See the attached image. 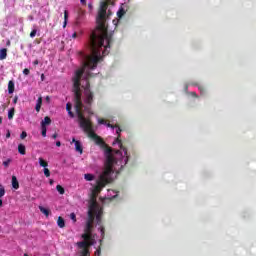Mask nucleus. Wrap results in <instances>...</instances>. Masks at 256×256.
Wrapping results in <instances>:
<instances>
[{
    "mask_svg": "<svg viewBox=\"0 0 256 256\" xmlns=\"http://www.w3.org/2000/svg\"><path fill=\"white\" fill-rule=\"evenodd\" d=\"M37 105H43V97H39L37 100Z\"/></svg>",
    "mask_w": 256,
    "mask_h": 256,
    "instance_id": "nucleus-37",
    "label": "nucleus"
},
{
    "mask_svg": "<svg viewBox=\"0 0 256 256\" xmlns=\"http://www.w3.org/2000/svg\"><path fill=\"white\" fill-rule=\"evenodd\" d=\"M115 143H118V142L115 140V142H113V145H115Z\"/></svg>",
    "mask_w": 256,
    "mask_h": 256,
    "instance_id": "nucleus-56",
    "label": "nucleus"
},
{
    "mask_svg": "<svg viewBox=\"0 0 256 256\" xmlns=\"http://www.w3.org/2000/svg\"><path fill=\"white\" fill-rule=\"evenodd\" d=\"M88 8H89L90 10H92V9H93V4H88Z\"/></svg>",
    "mask_w": 256,
    "mask_h": 256,
    "instance_id": "nucleus-48",
    "label": "nucleus"
},
{
    "mask_svg": "<svg viewBox=\"0 0 256 256\" xmlns=\"http://www.w3.org/2000/svg\"><path fill=\"white\" fill-rule=\"evenodd\" d=\"M70 219H72V221L75 223V221H77V216L75 215V213H71L70 214Z\"/></svg>",
    "mask_w": 256,
    "mask_h": 256,
    "instance_id": "nucleus-35",
    "label": "nucleus"
},
{
    "mask_svg": "<svg viewBox=\"0 0 256 256\" xmlns=\"http://www.w3.org/2000/svg\"><path fill=\"white\" fill-rule=\"evenodd\" d=\"M56 147H61V141L56 142Z\"/></svg>",
    "mask_w": 256,
    "mask_h": 256,
    "instance_id": "nucleus-45",
    "label": "nucleus"
},
{
    "mask_svg": "<svg viewBox=\"0 0 256 256\" xmlns=\"http://www.w3.org/2000/svg\"><path fill=\"white\" fill-rule=\"evenodd\" d=\"M85 69H95L91 68L87 65V58L84 62V66L82 68H79L76 70L75 75L73 77V92H74V101H75V111L77 114V117L79 119L80 127H89V123L91 120L85 118V115H83V101H81V79L83 78V75L85 74Z\"/></svg>",
    "mask_w": 256,
    "mask_h": 256,
    "instance_id": "nucleus-2",
    "label": "nucleus"
},
{
    "mask_svg": "<svg viewBox=\"0 0 256 256\" xmlns=\"http://www.w3.org/2000/svg\"><path fill=\"white\" fill-rule=\"evenodd\" d=\"M39 165L40 167H44V169H46V167H49V163L45 161V159H43L42 157L39 158Z\"/></svg>",
    "mask_w": 256,
    "mask_h": 256,
    "instance_id": "nucleus-21",
    "label": "nucleus"
},
{
    "mask_svg": "<svg viewBox=\"0 0 256 256\" xmlns=\"http://www.w3.org/2000/svg\"><path fill=\"white\" fill-rule=\"evenodd\" d=\"M56 191H58V193H60V195H65V188H63V186H61V185L56 186Z\"/></svg>",
    "mask_w": 256,
    "mask_h": 256,
    "instance_id": "nucleus-27",
    "label": "nucleus"
},
{
    "mask_svg": "<svg viewBox=\"0 0 256 256\" xmlns=\"http://www.w3.org/2000/svg\"><path fill=\"white\" fill-rule=\"evenodd\" d=\"M33 65H39V60H35V61L33 62Z\"/></svg>",
    "mask_w": 256,
    "mask_h": 256,
    "instance_id": "nucleus-47",
    "label": "nucleus"
},
{
    "mask_svg": "<svg viewBox=\"0 0 256 256\" xmlns=\"http://www.w3.org/2000/svg\"><path fill=\"white\" fill-rule=\"evenodd\" d=\"M68 115H69V117H71V118H73V117H75V114L73 113V111H68Z\"/></svg>",
    "mask_w": 256,
    "mask_h": 256,
    "instance_id": "nucleus-41",
    "label": "nucleus"
},
{
    "mask_svg": "<svg viewBox=\"0 0 256 256\" xmlns=\"http://www.w3.org/2000/svg\"><path fill=\"white\" fill-rule=\"evenodd\" d=\"M5 195V188L3 186H0V199Z\"/></svg>",
    "mask_w": 256,
    "mask_h": 256,
    "instance_id": "nucleus-34",
    "label": "nucleus"
},
{
    "mask_svg": "<svg viewBox=\"0 0 256 256\" xmlns=\"http://www.w3.org/2000/svg\"><path fill=\"white\" fill-rule=\"evenodd\" d=\"M5 59H7V49L2 48L0 49V61H3Z\"/></svg>",
    "mask_w": 256,
    "mask_h": 256,
    "instance_id": "nucleus-17",
    "label": "nucleus"
},
{
    "mask_svg": "<svg viewBox=\"0 0 256 256\" xmlns=\"http://www.w3.org/2000/svg\"><path fill=\"white\" fill-rule=\"evenodd\" d=\"M91 77H93L91 72H86V74L84 76L86 84H85V86H82L84 89V95H85L84 103H86V105H93L94 94L91 91V83L89 82V79H91Z\"/></svg>",
    "mask_w": 256,
    "mask_h": 256,
    "instance_id": "nucleus-7",
    "label": "nucleus"
},
{
    "mask_svg": "<svg viewBox=\"0 0 256 256\" xmlns=\"http://www.w3.org/2000/svg\"><path fill=\"white\" fill-rule=\"evenodd\" d=\"M83 131L85 133H88V137L90 139H92V141H94V143H96L97 145H99V147H101L102 149H106L110 148L105 141L103 140V138H101V136L97 135L94 131H93V124H91V122H88V127L85 126H80Z\"/></svg>",
    "mask_w": 256,
    "mask_h": 256,
    "instance_id": "nucleus-4",
    "label": "nucleus"
},
{
    "mask_svg": "<svg viewBox=\"0 0 256 256\" xmlns=\"http://www.w3.org/2000/svg\"><path fill=\"white\" fill-rule=\"evenodd\" d=\"M9 137H11V133H10V132H8V133L6 134V138L9 139Z\"/></svg>",
    "mask_w": 256,
    "mask_h": 256,
    "instance_id": "nucleus-49",
    "label": "nucleus"
},
{
    "mask_svg": "<svg viewBox=\"0 0 256 256\" xmlns=\"http://www.w3.org/2000/svg\"><path fill=\"white\" fill-rule=\"evenodd\" d=\"M69 19V12L67 10L64 11V25L63 27H67V20Z\"/></svg>",
    "mask_w": 256,
    "mask_h": 256,
    "instance_id": "nucleus-25",
    "label": "nucleus"
},
{
    "mask_svg": "<svg viewBox=\"0 0 256 256\" xmlns=\"http://www.w3.org/2000/svg\"><path fill=\"white\" fill-rule=\"evenodd\" d=\"M13 117H15V108H11L8 111V119L11 120V119H13Z\"/></svg>",
    "mask_w": 256,
    "mask_h": 256,
    "instance_id": "nucleus-26",
    "label": "nucleus"
},
{
    "mask_svg": "<svg viewBox=\"0 0 256 256\" xmlns=\"http://www.w3.org/2000/svg\"><path fill=\"white\" fill-rule=\"evenodd\" d=\"M92 231H93V224L86 222V227L84 229V233L81 236L82 239L84 241H93V243H95V239H93Z\"/></svg>",
    "mask_w": 256,
    "mask_h": 256,
    "instance_id": "nucleus-9",
    "label": "nucleus"
},
{
    "mask_svg": "<svg viewBox=\"0 0 256 256\" xmlns=\"http://www.w3.org/2000/svg\"><path fill=\"white\" fill-rule=\"evenodd\" d=\"M1 123H3V118L2 117H0V125H1Z\"/></svg>",
    "mask_w": 256,
    "mask_h": 256,
    "instance_id": "nucleus-51",
    "label": "nucleus"
},
{
    "mask_svg": "<svg viewBox=\"0 0 256 256\" xmlns=\"http://www.w3.org/2000/svg\"><path fill=\"white\" fill-rule=\"evenodd\" d=\"M57 225L60 227V229H63L65 227V219L63 217L59 216L57 220Z\"/></svg>",
    "mask_w": 256,
    "mask_h": 256,
    "instance_id": "nucleus-20",
    "label": "nucleus"
},
{
    "mask_svg": "<svg viewBox=\"0 0 256 256\" xmlns=\"http://www.w3.org/2000/svg\"><path fill=\"white\" fill-rule=\"evenodd\" d=\"M72 143L75 145V150L80 153V155H83V146L81 145V142L79 140H76L75 138L72 139Z\"/></svg>",
    "mask_w": 256,
    "mask_h": 256,
    "instance_id": "nucleus-13",
    "label": "nucleus"
},
{
    "mask_svg": "<svg viewBox=\"0 0 256 256\" xmlns=\"http://www.w3.org/2000/svg\"><path fill=\"white\" fill-rule=\"evenodd\" d=\"M109 183H113V178L106 176L105 174H101L98 178V180L96 181V185L93 187L92 189V201H97L95 199V197H97V195H99V193H101V191H103L104 187L109 185Z\"/></svg>",
    "mask_w": 256,
    "mask_h": 256,
    "instance_id": "nucleus-3",
    "label": "nucleus"
},
{
    "mask_svg": "<svg viewBox=\"0 0 256 256\" xmlns=\"http://www.w3.org/2000/svg\"><path fill=\"white\" fill-rule=\"evenodd\" d=\"M37 35V29H34L30 32V37L33 39Z\"/></svg>",
    "mask_w": 256,
    "mask_h": 256,
    "instance_id": "nucleus-32",
    "label": "nucleus"
},
{
    "mask_svg": "<svg viewBox=\"0 0 256 256\" xmlns=\"http://www.w3.org/2000/svg\"><path fill=\"white\" fill-rule=\"evenodd\" d=\"M29 73H31V71H30L28 68H25V69L23 70V74H24V75H29Z\"/></svg>",
    "mask_w": 256,
    "mask_h": 256,
    "instance_id": "nucleus-39",
    "label": "nucleus"
},
{
    "mask_svg": "<svg viewBox=\"0 0 256 256\" xmlns=\"http://www.w3.org/2000/svg\"><path fill=\"white\" fill-rule=\"evenodd\" d=\"M192 95H196L195 93H193Z\"/></svg>",
    "mask_w": 256,
    "mask_h": 256,
    "instance_id": "nucleus-57",
    "label": "nucleus"
},
{
    "mask_svg": "<svg viewBox=\"0 0 256 256\" xmlns=\"http://www.w3.org/2000/svg\"><path fill=\"white\" fill-rule=\"evenodd\" d=\"M54 181L53 180H50V185H53Z\"/></svg>",
    "mask_w": 256,
    "mask_h": 256,
    "instance_id": "nucleus-53",
    "label": "nucleus"
},
{
    "mask_svg": "<svg viewBox=\"0 0 256 256\" xmlns=\"http://www.w3.org/2000/svg\"><path fill=\"white\" fill-rule=\"evenodd\" d=\"M45 177H51V171L48 168H44Z\"/></svg>",
    "mask_w": 256,
    "mask_h": 256,
    "instance_id": "nucleus-30",
    "label": "nucleus"
},
{
    "mask_svg": "<svg viewBox=\"0 0 256 256\" xmlns=\"http://www.w3.org/2000/svg\"><path fill=\"white\" fill-rule=\"evenodd\" d=\"M118 126V124H115ZM114 129H116V133H117V138H116V143H118L119 148L121 149V151L124 152V155L126 157V161H129V156H127V148L125 146H123V142L121 141V131H123L121 129V127H114Z\"/></svg>",
    "mask_w": 256,
    "mask_h": 256,
    "instance_id": "nucleus-11",
    "label": "nucleus"
},
{
    "mask_svg": "<svg viewBox=\"0 0 256 256\" xmlns=\"http://www.w3.org/2000/svg\"><path fill=\"white\" fill-rule=\"evenodd\" d=\"M92 245H95V242L85 240L77 242V247L82 249V256H89V247H92Z\"/></svg>",
    "mask_w": 256,
    "mask_h": 256,
    "instance_id": "nucleus-10",
    "label": "nucleus"
},
{
    "mask_svg": "<svg viewBox=\"0 0 256 256\" xmlns=\"http://www.w3.org/2000/svg\"><path fill=\"white\" fill-rule=\"evenodd\" d=\"M97 255H101V247L96 250Z\"/></svg>",
    "mask_w": 256,
    "mask_h": 256,
    "instance_id": "nucleus-44",
    "label": "nucleus"
},
{
    "mask_svg": "<svg viewBox=\"0 0 256 256\" xmlns=\"http://www.w3.org/2000/svg\"><path fill=\"white\" fill-rule=\"evenodd\" d=\"M192 95H196L195 93H193Z\"/></svg>",
    "mask_w": 256,
    "mask_h": 256,
    "instance_id": "nucleus-58",
    "label": "nucleus"
},
{
    "mask_svg": "<svg viewBox=\"0 0 256 256\" xmlns=\"http://www.w3.org/2000/svg\"><path fill=\"white\" fill-rule=\"evenodd\" d=\"M7 45H11V42H10V41H8V42H7Z\"/></svg>",
    "mask_w": 256,
    "mask_h": 256,
    "instance_id": "nucleus-55",
    "label": "nucleus"
},
{
    "mask_svg": "<svg viewBox=\"0 0 256 256\" xmlns=\"http://www.w3.org/2000/svg\"><path fill=\"white\" fill-rule=\"evenodd\" d=\"M83 131L85 133H88V137L90 139H92V141H94V143H96L97 145H99V147H101L102 149H106L110 148L105 141L103 140V138H101V136L97 135L94 131H93V124H91V122H88V127L85 126H80Z\"/></svg>",
    "mask_w": 256,
    "mask_h": 256,
    "instance_id": "nucleus-5",
    "label": "nucleus"
},
{
    "mask_svg": "<svg viewBox=\"0 0 256 256\" xmlns=\"http://www.w3.org/2000/svg\"><path fill=\"white\" fill-rule=\"evenodd\" d=\"M72 108H73V105H71V102H68L66 104V111L69 112V111H71Z\"/></svg>",
    "mask_w": 256,
    "mask_h": 256,
    "instance_id": "nucleus-33",
    "label": "nucleus"
},
{
    "mask_svg": "<svg viewBox=\"0 0 256 256\" xmlns=\"http://www.w3.org/2000/svg\"><path fill=\"white\" fill-rule=\"evenodd\" d=\"M106 155V162H105V168L102 172V175H106V177H111L113 174V164L115 163V157L113 156V149L107 148L105 150Z\"/></svg>",
    "mask_w": 256,
    "mask_h": 256,
    "instance_id": "nucleus-6",
    "label": "nucleus"
},
{
    "mask_svg": "<svg viewBox=\"0 0 256 256\" xmlns=\"http://www.w3.org/2000/svg\"><path fill=\"white\" fill-rule=\"evenodd\" d=\"M101 215H103V212H101V210L97 212V206H96V220L98 225H101Z\"/></svg>",
    "mask_w": 256,
    "mask_h": 256,
    "instance_id": "nucleus-23",
    "label": "nucleus"
},
{
    "mask_svg": "<svg viewBox=\"0 0 256 256\" xmlns=\"http://www.w3.org/2000/svg\"><path fill=\"white\" fill-rule=\"evenodd\" d=\"M108 7L109 3L105 1L100 3L96 17L97 31H93L90 35V49L92 51V56L86 57V65L90 67V69H97L99 61H102L103 57L107 56L109 53L108 49H111V44L113 43V34H109L107 26H105Z\"/></svg>",
    "mask_w": 256,
    "mask_h": 256,
    "instance_id": "nucleus-1",
    "label": "nucleus"
},
{
    "mask_svg": "<svg viewBox=\"0 0 256 256\" xmlns=\"http://www.w3.org/2000/svg\"><path fill=\"white\" fill-rule=\"evenodd\" d=\"M95 215H97V201L92 200V203H90L89 206L88 219L86 223H90L93 225V221H95Z\"/></svg>",
    "mask_w": 256,
    "mask_h": 256,
    "instance_id": "nucleus-8",
    "label": "nucleus"
},
{
    "mask_svg": "<svg viewBox=\"0 0 256 256\" xmlns=\"http://www.w3.org/2000/svg\"><path fill=\"white\" fill-rule=\"evenodd\" d=\"M99 125H106L107 127H110V129H115V127H118L117 125H113L111 123H107V120L100 118L98 119Z\"/></svg>",
    "mask_w": 256,
    "mask_h": 256,
    "instance_id": "nucleus-14",
    "label": "nucleus"
},
{
    "mask_svg": "<svg viewBox=\"0 0 256 256\" xmlns=\"http://www.w3.org/2000/svg\"><path fill=\"white\" fill-rule=\"evenodd\" d=\"M42 137H47V126H41Z\"/></svg>",
    "mask_w": 256,
    "mask_h": 256,
    "instance_id": "nucleus-29",
    "label": "nucleus"
},
{
    "mask_svg": "<svg viewBox=\"0 0 256 256\" xmlns=\"http://www.w3.org/2000/svg\"><path fill=\"white\" fill-rule=\"evenodd\" d=\"M27 137V132L23 131L20 135L21 139H25Z\"/></svg>",
    "mask_w": 256,
    "mask_h": 256,
    "instance_id": "nucleus-38",
    "label": "nucleus"
},
{
    "mask_svg": "<svg viewBox=\"0 0 256 256\" xmlns=\"http://www.w3.org/2000/svg\"><path fill=\"white\" fill-rule=\"evenodd\" d=\"M11 163V159H8L3 162L4 167H9V164Z\"/></svg>",
    "mask_w": 256,
    "mask_h": 256,
    "instance_id": "nucleus-36",
    "label": "nucleus"
},
{
    "mask_svg": "<svg viewBox=\"0 0 256 256\" xmlns=\"http://www.w3.org/2000/svg\"><path fill=\"white\" fill-rule=\"evenodd\" d=\"M18 153H20V155H25L27 153V148L25 147V145H18Z\"/></svg>",
    "mask_w": 256,
    "mask_h": 256,
    "instance_id": "nucleus-18",
    "label": "nucleus"
},
{
    "mask_svg": "<svg viewBox=\"0 0 256 256\" xmlns=\"http://www.w3.org/2000/svg\"><path fill=\"white\" fill-rule=\"evenodd\" d=\"M40 212L43 213L46 217H49L51 211L43 206H39Z\"/></svg>",
    "mask_w": 256,
    "mask_h": 256,
    "instance_id": "nucleus-22",
    "label": "nucleus"
},
{
    "mask_svg": "<svg viewBox=\"0 0 256 256\" xmlns=\"http://www.w3.org/2000/svg\"><path fill=\"white\" fill-rule=\"evenodd\" d=\"M81 5H87V0H80Z\"/></svg>",
    "mask_w": 256,
    "mask_h": 256,
    "instance_id": "nucleus-43",
    "label": "nucleus"
},
{
    "mask_svg": "<svg viewBox=\"0 0 256 256\" xmlns=\"http://www.w3.org/2000/svg\"><path fill=\"white\" fill-rule=\"evenodd\" d=\"M12 187L13 189H19V180L16 176H12Z\"/></svg>",
    "mask_w": 256,
    "mask_h": 256,
    "instance_id": "nucleus-19",
    "label": "nucleus"
},
{
    "mask_svg": "<svg viewBox=\"0 0 256 256\" xmlns=\"http://www.w3.org/2000/svg\"><path fill=\"white\" fill-rule=\"evenodd\" d=\"M35 110L39 113L41 111V104H36Z\"/></svg>",
    "mask_w": 256,
    "mask_h": 256,
    "instance_id": "nucleus-40",
    "label": "nucleus"
},
{
    "mask_svg": "<svg viewBox=\"0 0 256 256\" xmlns=\"http://www.w3.org/2000/svg\"><path fill=\"white\" fill-rule=\"evenodd\" d=\"M49 99H50L49 96H47V97H46V101H49Z\"/></svg>",
    "mask_w": 256,
    "mask_h": 256,
    "instance_id": "nucleus-54",
    "label": "nucleus"
},
{
    "mask_svg": "<svg viewBox=\"0 0 256 256\" xmlns=\"http://www.w3.org/2000/svg\"><path fill=\"white\" fill-rule=\"evenodd\" d=\"M47 125H51V118L49 116L44 117V120L41 122V127H47Z\"/></svg>",
    "mask_w": 256,
    "mask_h": 256,
    "instance_id": "nucleus-16",
    "label": "nucleus"
},
{
    "mask_svg": "<svg viewBox=\"0 0 256 256\" xmlns=\"http://www.w3.org/2000/svg\"><path fill=\"white\" fill-rule=\"evenodd\" d=\"M57 137H58L57 133H54V134L52 135V139H56Z\"/></svg>",
    "mask_w": 256,
    "mask_h": 256,
    "instance_id": "nucleus-46",
    "label": "nucleus"
},
{
    "mask_svg": "<svg viewBox=\"0 0 256 256\" xmlns=\"http://www.w3.org/2000/svg\"><path fill=\"white\" fill-rule=\"evenodd\" d=\"M17 101H19V97H18V96H15L14 99H13V103H14V104H17Z\"/></svg>",
    "mask_w": 256,
    "mask_h": 256,
    "instance_id": "nucleus-42",
    "label": "nucleus"
},
{
    "mask_svg": "<svg viewBox=\"0 0 256 256\" xmlns=\"http://www.w3.org/2000/svg\"><path fill=\"white\" fill-rule=\"evenodd\" d=\"M99 229H100L101 237H102V239H104L105 238V227L100 226Z\"/></svg>",
    "mask_w": 256,
    "mask_h": 256,
    "instance_id": "nucleus-31",
    "label": "nucleus"
},
{
    "mask_svg": "<svg viewBox=\"0 0 256 256\" xmlns=\"http://www.w3.org/2000/svg\"><path fill=\"white\" fill-rule=\"evenodd\" d=\"M44 77H45V75H44V74H42V75H41V79H42V81H43Z\"/></svg>",
    "mask_w": 256,
    "mask_h": 256,
    "instance_id": "nucleus-52",
    "label": "nucleus"
},
{
    "mask_svg": "<svg viewBox=\"0 0 256 256\" xmlns=\"http://www.w3.org/2000/svg\"><path fill=\"white\" fill-rule=\"evenodd\" d=\"M8 93L11 95L13 93H15V82H13V80H10L8 82Z\"/></svg>",
    "mask_w": 256,
    "mask_h": 256,
    "instance_id": "nucleus-15",
    "label": "nucleus"
},
{
    "mask_svg": "<svg viewBox=\"0 0 256 256\" xmlns=\"http://www.w3.org/2000/svg\"><path fill=\"white\" fill-rule=\"evenodd\" d=\"M0 207H3V200L0 199Z\"/></svg>",
    "mask_w": 256,
    "mask_h": 256,
    "instance_id": "nucleus-50",
    "label": "nucleus"
},
{
    "mask_svg": "<svg viewBox=\"0 0 256 256\" xmlns=\"http://www.w3.org/2000/svg\"><path fill=\"white\" fill-rule=\"evenodd\" d=\"M129 11V5L122 4L117 12L118 19H123L124 15Z\"/></svg>",
    "mask_w": 256,
    "mask_h": 256,
    "instance_id": "nucleus-12",
    "label": "nucleus"
},
{
    "mask_svg": "<svg viewBox=\"0 0 256 256\" xmlns=\"http://www.w3.org/2000/svg\"><path fill=\"white\" fill-rule=\"evenodd\" d=\"M84 179L86 181H94L95 180V175L90 174V173L84 174Z\"/></svg>",
    "mask_w": 256,
    "mask_h": 256,
    "instance_id": "nucleus-24",
    "label": "nucleus"
},
{
    "mask_svg": "<svg viewBox=\"0 0 256 256\" xmlns=\"http://www.w3.org/2000/svg\"><path fill=\"white\" fill-rule=\"evenodd\" d=\"M81 35H83V32L80 31V32H74L72 34V39H77V37H81Z\"/></svg>",
    "mask_w": 256,
    "mask_h": 256,
    "instance_id": "nucleus-28",
    "label": "nucleus"
}]
</instances>
